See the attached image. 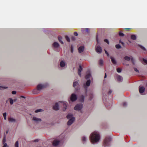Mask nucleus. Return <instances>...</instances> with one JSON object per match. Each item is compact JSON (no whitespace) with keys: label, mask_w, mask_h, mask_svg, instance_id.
I'll return each mask as SVG.
<instances>
[{"label":"nucleus","mask_w":147,"mask_h":147,"mask_svg":"<svg viewBox=\"0 0 147 147\" xmlns=\"http://www.w3.org/2000/svg\"><path fill=\"white\" fill-rule=\"evenodd\" d=\"M139 92L141 94H144L143 93L144 92L145 90V88L143 86H140L139 88Z\"/></svg>","instance_id":"10"},{"label":"nucleus","mask_w":147,"mask_h":147,"mask_svg":"<svg viewBox=\"0 0 147 147\" xmlns=\"http://www.w3.org/2000/svg\"><path fill=\"white\" fill-rule=\"evenodd\" d=\"M82 107V105L81 104H78L76 105L74 107V109L76 110H80Z\"/></svg>","instance_id":"8"},{"label":"nucleus","mask_w":147,"mask_h":147,"mask_svg":"<svg viewBox=\"0 0 147 147\" xmlns=\"http://www.w3.org/2000/svg\"><path fill=\"white\" fill-rule=\"evenodd\" d=\"M131 61L132 63L134 65L135 64V60L132 58V57H131Z\"/></svg>","instance_id":"38"},{"label":"nucleus","mask_w":147,"mask_h":147,"mask_svg":"<svg viewBox=\"0 0 147 147\" xmlns=\"http://www.w3.org/2000/svg\"><path fill=\"white\" fill-rule=\"evenodd\" d=\"M110 58L111 59L112 62L114 64H116L117 62L115 59L111 56Z\"/></svg>","instance_id":"20"},{"label":"nucleus","mask_w":147,"mask_h":147,"mask_svg":"<svg viewBox=\"0 0 147 147\" xmlns=\"http://www.w3.org/2000/svg\"><path fill=\"white\" fill-rule=\"evenodd\" d=\"M12 93L13 94H16V92L15 91H12Z\"/></svg>","instance_id":"52"},{"label":"nucleus","mask_w":147,"mask_h":147,"mask_svg":"<svg viewBox=\"0 0 147 147\" xmlns=\"http://www.w3.org/2000/svg\"><path fill=\"white\" fill-rule=\"evenodd\" d=\"M117 71L118 73L121 72V69L119 68H118L117 69Z\"/></svg>","instance_id":"40"},{"label":"nucleus","mask_w":147,"mask_h":147,"mask_svg":"<svg viewBox=\"0 0 147 147\" xmlns=\"http://www.w3.org/2000/svg\"><path fill=\"white\" fill-rule=\"evenodd\" d=\"M125 29H130V28H125Z\"/></svg>","instance_id":"64"},{"label":"nucleus","mask_w":147,"mask_h":147,"mask_svg":"<svg viewBox=\"0 0 147 147\" xmlns=\"http://www.w3.org/2000/svg\"><path fill=\"white\" fill-rule=\"evenodd\" d=\"M7 88V87L6 86H0V90H2L5 89H6Z\"/></svg>","instance_id":"30"},{"label":"nucleus","mask_w":147,"mask_h":147,"mask_svg":"<svg viewBox=\"0 0 147 147\" xmlns=\"http://www.w3.org/2000/svg\"><path fill=\"white\" fill-rule=\"evenodd\" d=\"M53 46L54 47H55V42H54L53 44Z\"/></svg>","instance_id":"58"},{"label":"nucleus","mask_w":147,"mask_h":147,"mask_svg":"<svg viewBox=\"0 0 147 147\" xmlns=\"http://www.w3.org/2000/svg\"><path fill=\"white\" fill-rule=\"evenodd\" d=\"M43 29L44 30V32H46V30H45V29H46V31H49V28H43Z\"/></svg>","instance_id":"54"},{"label":"nucleus","mask_w":147,"mask_h":147,"mask_svg":"<svg viewBox=\"0 0 147 147\" xmlns=\"http://www.w3.org/2000/svg\"><path fill=\"white\" fill-rule=\"evenodd\" d=\"M100 139L99 133L96 131L92 132L90 136V139L92 144H95L98 142Z\"/></svg>","instance_id":"1"},{"label":"nucleus","mask_w":147,"mask_h":147,"mask_svg":"<svg viewBox=\"0 0 147 147\" xmlns=\"http://www.w3.org/2000/svg\"><path fill=\"white\" fill-rule=\"evenodd\" d=\"M43 111V110L41 109H39L36 110L35 111V112L37 113L39 112H40Z\"/></svg>","instance_id":"31"},{"label":"nucleus","mask_w":147,"mask_h":147,"mask_svg":"<svg viewBox=\"0 0 147 147\" xmlns=\"http://www.w3.org/2000/svg\"><path fill=\"white\" fill-rule=\"evenodd\" d=\"M62 144L61 141L56 139V147L57 146H60Z\"/></svg>","instance_id":"15"},{"label":"nucleus","mask_w":147,"mask_h":147,"mask_svg":"<svg viewBox=\"0 0 147 147\" xmlns=\"http://www.w3.org/2000/svg\"><path fill=\"white\" fill-rule=\"evenodd\" d=\"M116 78L119 82H121L123 81V77L120 75H117L116 76Z\"/></svg>","instance_id":"13"},{"label":"nucleus","mask_w":147,"mask_h":147,"mask_svg":"<svg viewBox=\"0 0 147 147\" xmlns=\"http://www.w3.org/2000/svg\"><path fill=\"white\" fill-rule=\"evenodd\" d=\"M96 40H97V43L98 44H100V43H99V42L98 41V39L97 38H96Z\"/></svg>","instance_id":"59"},{"label":"nucleus","mask_w":147,"mask_h":147,"mask_svg":"<svg viewBox=\"0 0 147 147\" xmlns=\"http://www.w3.org/2000/svg\"><path fill=\"white\" fill-rule=\"evenodd\" d=\"M59 44L57 42H56V48H59Z\"/></svg>","instance_id":"41"},{"label":"nucleus","mask_w":147,"mask_h":147,"mask_svg":"<svg viewBox=\"0 0 147 147\" xmlns=\"http://www.w3.org/2000/svg\"><path fill=\"white\" fill-rule=\"evenodd\" d=\"M65 39H66V40H67V41L69 42H70V38H69L68 37V36H66L65 37Z\"/></svg>","instance_id":"32"},{"label":"nucleus","mask_w":147,"mask_h":147,"mask_svg":"<svg viewBox=\"0 0 147 147\" xmlns=\"http://www.w3.org/2000/svg\"><path fill=\"white\" fill-rule=\"evenodd\" d=\"M96 52L98 53H100L102 52V49L101 47L100 46H97L96 48Z\"/></svg>","instance_id":"12"},{"label":"nucleus","mask_w":147,"mask_h":147,"mask_svg":"<svg viewBox=\"0 0 147 147\" xmlns=\"http://www.w3.org/2000/svg\"><path fill=\"white\" fill-rule=\"evenodd\" d=\"M77 99V96L74 93L71 94L70 98V100H69V102H70V101L72 102L76 101Z\"/></svg>","instance_id":"5"},{"label":"nucleus","mask_w":147,"mask_h":147,"mask_svg":"<svg viewBox=\"0 0 147 147\" xmlns=\"http://www.w3.org/2000/svg\"><path fill=\"white\" fill-rule=\"evenodd\" d=\"M32 121L36 123H38L42 121V119L40 118H38L35 116L32 117Z\"/></svg>","instance_id":"4"},{"label":"nucleus","mask_w":147,"mask_h":147,"mask_svg":"<svg viewBox=\"0 0 147 147\" xmlns=\"http://www.w3.org/2000/svg\"><path fill=\"white\" fill-rule=\"evenodd\" d=\"M134 70H135V71H136L137 72H139V70L136 68H134Z\"/></svg>","instance_id":"46"},{"label":"nucleus","mask_w":147,"mask_h":147,"mask_svg":"<svg viewBox=\"0 0 147 147\" xmlns=\"http://www.w3.org/2000/svg\"><path fill=\"white\" fill-rule=\"evenodd\" d=\"M61 102H59V103L56 102V111L58 110L59 109V103Z\"/></svg>","instance_id":"21"},{"label":"nucleus","mask_w":147,"mask_h":147,"mask_svg":"<svg viewBox=\"0 0 147 147\" xmlns=\"http://www.w3.org/2000/svg\"><path fill=\"white\" fill-rule=\"evenodd\" d=\"M84 49V46H80L78 49V51L79 53H81L83 52Z\"/></svg>","instance_id":"19"},{"label":"nucleus","mask_w":147,"mask_h":147,"mask_svg":"<svg viewBox=\"0 0 147 147\" xmlns=\"http://www.w3.org/2000/svg\"><path fill=\"white\" fill-rule=\"evenodd\" d=\"M5 142H6L5 136H4V138L3 139V144H4L5 143Z\"/></svg>","instance_id":"37"},{"label":"nucleus","mask_w":147,"mask_h":147,"mask_svg":"<svg viewBox=\"0 0 147 147\" xmlns=\"http://www.w3.org/2000/svg\"><path fill=\"white\" fill-rule=\"evenodd\" d=\"M91 76L90 74V73H87L86 76L85 78L87 80H90L91 78Z\"/></svg>","instance_id":"17"},{"label":"nucleus","mask_w":147,"mask_h":147,"mask_svg":"<svg viewBox=\"0 0 147 147\" xmlns=\"http://www.w3.org/2000/svg\"><path fill=\"white\" fill-rule=\"evenodd\" d=\"M60 67L62 68L63 69L65 68L67 66L65 62L63 60L61 61L60 63Z\"/></svg>","instance_id":"7"},{"label":"nucleus","mask_w":147,"mask_h":147,"mask_svg":"<svg viewBox=\"0 0 147 147\" xmlns=\"http://www.w3.org/2000/svg\"><path fill=\"white\" fill-rule=\"evenodd\" d=\"M71 52L72 53H73V47L72 46H71Z\"/></svg>","instance_id":"48"},{"label":"nucleus","mask_w":147,"mask_h":147,"mask_svg":"<svg viewBox=\"0 0 147 147\" xmlns=\"http://www.w3.org/2000/svg\"><path fill=\"white\" fill-rule=\"evenodd\" d=\"M80 101L82 102H83L84 100V95H82L80 98Z\"/></svg>","instance_id":"25"},{"label":"nucleus","mask_w":147,"mask_h":147,"mask_svg":"<svg viewBox=\"0 0 147 147\" xmlns=\"http://www.w3.org/2000/svg\"><path fill=\"white\" fill-rule=\"evenodd\" d=\"M53 146H55V140H53Z\"/></svg>","instance_id":"47"},{"label":"nucleus","mask_w":147,"mask_h":147,"mask_svg":"<svg viewBox=\"0 0 147 147\" xmlns=\"http://www.w3.org/2000/svg\"><path fill=\"white\" fill-rule=\"evenodd\" d=\"M104 41L105 42L107 43L108 44H109V42L107 39H105Z\"/></svg>","instance_id":"42"},{"label":"nucleus","mask_w":147,"mask_h":147,"mask_svg":"<svg viewBox=\"0 0 147 147\" xmlns=\"http://www.w3.org/2000/svg\"><path fill=\"white\" fill-rule=\"evenodd\" d=\"M48 86V83L47 82L43 84H38L37 86V90L38 91L41 90H42L47 87Z\"/></svg>","instance_id":"2"},{"label":"nucleus","mask_w":147,"mask_h":147,"mask_svg":"<svg viewBox=\"0 0 147 147\" xmlns=\"http://www.w3.org/2000/svg\"><path fill=\"white\" fill-rule=\"evenodd\" d=\"M8 121L9 122L11 123H15L16 121L15 119L11 117L9 118Z\"/></svg>","instance_id":"14"},{"label":"nucleus","mask_w":147,"mask_h":147,"mask_svg":"<svg viewBox=\"0 0 147 147\" xmlns=\"http://www.w3.org/2000/svg\"><path fill=\"white\" fill-rule=\"evenodd\" d=\"M124 58L125 60L127 61H129L131 59V58L130 57L127 56H125L124 57Z\"/></svg>","instance_id":"27"},{"label":"nucleus","mask_w":147,"mask_h":147,"mask_svg":"<svg viewBox=\"0 0 147 147\" xmlns=\"http://www.w3.org/2000/svg\"><path fill=\"white\" fill-rule=\"evenodd\" d=\"M53 109L54 110H55V106H54L53 107Z\"/></svg>","instance_id":"61"},{"label":"nucleus","mask_w":147,"mask_h":147,"mask_svg":"<svg viewBox=\"0 0 147 147\" xmlns=\"http://www.w3.org/2000/svg\"><path fill=\"white\" fill-rule=\"evenodd\" d=\"M4 119L5 120H6L7 119L6 118V116H7V113L6 112L4 113L3 114Z\"/></svg>","instance_id":"29"},{"label":"nucleus","mask_w":147,"mask_h":147,"mask_svg":"<svg viewBox=\"0 0 147 147\" xmlns=\"http://www.w3.org/2000/svg\"><path fill=\"white\" fill-rule=\"evenodd\" d=\"M3 144V147H7V144L6 143H5L4 144Z\"/></svg>","instance_id":"49"},{"label":"nucleus","mask_w":147,"mask_h":147,"mask_svg":"<svg viewBox=\"0 0 147 147\" xmlns=\"http://www.w3.org/2000/svg\"><path fill=\"white\" fill-rule=\"evenodd\" d=\"M105 53L107 55V56H109V53H108L107 52V51L106 50H105Z\"/></svg>","instance_id":"50"},{"label":"nucleus","mask_w":147,"mask_h":147,"mask_svg":"<svg viewBox=\"0 0 147 147\" xmlns=\"http://www.w3.org/2000/svg\"><path fill=\"white\" fill-rule=\"evenodd\" d=\"M143 61L146 64H147V60L144 59H143Z\"/></svg>","instance_id":"44"},{"label":"nucleus","mask_w":147,"mask_h":147,"mask_svg":"<svg viewBox=\"0 0 147 147\" xmlns=\"http://www.w3.org/2000/svg\"><path fill=\"white\" fill-rule=\"evenodd\" d=\"M21 97L23 98H25V97H24V96H21Z\"/></svg>","instance_id":"62"},{"label":"nucleus","mask_w":147,"mask_h":147,"mask_svg":"<svg viewBox=\"0 0 147 147\" xmlns=\"http://www.w3.org/2000/svg\"><path fill=\"white\" fill-rule=\"evenodd\" d=\"M86 31V32L88 33H89V31L90 30V29L88 28H84Z\"/></svg>","instance_id":"35"},{"label":"nucleus","mask_w":147,"mask_h":147,"mask_svg":"<svg viewBox=\"0 0 147 147\" xmlns=\"http://www.w3.org/2000/svg\"><path fill=\"white\" fill-rule=\"evenodd\" d=\"M38 141V139H36L34 140V142H37Z\"/></svg>","instance_id":"56"},{"label":"nucleus","mask_w":147,"mask_h":147,"mask_svg":"<svg viewBox=\"0 0 147 147\" xmlns=\"http://www.w3.org/2000/svg\"><path fill=\"white\" fill-rule=\"evenodd\" d=\"M9 102L11 105H13V100L11 98H9Z\"/></svg>","instance_id":"33"},{"label":"nucleus","mask_w":147,"mask_h":147,"mask_svg":"<svg viewBox=\"0 0 147 147\" xmlns=\"http://www.w3.org/2000/svg\"><path fill=\"white\" fill-rule=\"evenodd\" d=\"M93 95H92V94H90V98L89 99H90V100H92V98H93Z\"/></svg>","instance_id":"43"},{"label":"nucleus","mask_w":147,"mask_h":147,"mask_svg":"<svg viewBox=\"0 0 147 147\" xmlns=\"http://www.w3.org/2000/svg\"><path fill=\"white\" fill-rule=\"evenodd\" d=\"M123 105L124 107H125L127 105V103L125 102H124L123 103Z\"/></svg>","instance_id":"53"},{"label":"nucleus","mask_w":147,"mask_h":147,"mask_svg":"<svg viewBox=\"0 0 147 147\" xmlns=\"http://www.w3.org/2000/svg\"><path fill=\"white\" fill-rule=\"evenodd\" d=\"M79 86V84L78 82L76 81L74 82L73 84V86L74 87L76 90H78L80 89L79 87H76V86Z\"/></svg>","instance_id":"11"},{"label":"nucleus","mask_w":147,"mask_h":147,"mask_svg":"<svg viewBox=\"0 0 147 147\" xmlns=\"http://www.w3.org/2000/svg\"><path fill=\"white\" fill-rule=\"evenodd\" d=\"M99 64L100 66H102L103 64V61L102 59H100L99 61Z\"/></svg>","instance_id":"24"},{"label":"nucleus","mask_w":147,"mask_h":147,"mask_svg":"<svg viewBox=\"0 0 147 147\" xmlns=\"http://www.w3.org/2000/svg\"><path fill=\"white\" fill-rule=\"evenodd\" d=\"M119 42L121 43L123 45H124V43L123 42H122L121 40H119Z\"/></svg>","instance_id":"55"},{"label":"nucleus","mask_w":147,"mask_h":147,"mask_svg":"<svg viewBox=\"0 0 147 147\" xmlns=\"http://www.w3.org/2000/svg\"><path fill=\"white\" fill-rule=\"evenodd\" d=\"M90 80H87L86 83H85L84 84V88L86 89V92H87V87L90 86Z\"/></svg>","instance_id":"6"},{"label":"nucleus","mask_w":147,"mask_h":147,"mask_svg":"<svg viewBox=\"0 0 147 147\" xmlns=\"http://www.w3.org/2000/svg\"><path fill=\"white\" fill-rule=\"evenodd\" d=\"M15 147H19V143L18 141H17L15 144Z\"/></svg>","instance_id":"34"},{"label":"nucleus","mask_w":147,"mask_h":147,"mask_svg":"<svg viewBox=\"0 0 147 147\" xmlns=\"http://www.w3.org/2000/svg\"><path fill=\"white\" fill-rule=\"evenodd\" d=\"M107 77V75L105 73V78Z\"/></svg>","instance_id":"63"},{"label":"nucleus","mask_w":147,"mask_h":147,"mask_svg":"<svg viewBox=\"0 0 147 147\" xmlns=\"http://www.w3.org/2000/svg\"><path fill=\"white\" fill-rule=\"evenodd\" d=\"M67 103L66 102H63V111H64L66 110L67 108Z\"/></svg>","instance_id":"16"},{"label":"nucleus","mask_w":147,"mask_h":147,"mask_svg":"<svg viewBox=\"0 0 147 147\" xmlns=\"http://www.w3.org/2000/svg\"><path fill=\"white\" fill-rule=\"evenodd\" d=\"M140 47L142 49H143L144 50H145V48L144 47L141 46H140Z\"/></svg>","instance_id":"45"},{"label":"nucleus","mask_w":147,"mask_h":147,"mask_svg":"<svg viewBox=\"0 0 147 147\" xmlns=\"http://www.w3.org/2000/svg\"><path fill=\"white\" fill-rule=\"evenodd\" d=\"M71 39L73 40H75V38L74 37V36H72L71 38Z\"/></svg>","instance_id":"57"},{"label":"nucleus","mask_w":147,"mask_h":147,"mask_svg":"<svg viewBox=\"0 0 147 147\" xmlns=\"http://www.w3.org/2000/svg\"><path fill=\"white\" fill-rule=\"evenodd\" d=\"M87 140V138L85 136H83L82 138V141L84 142H85Z\"/></svg>","instance_id":"28"},{"label":"nucleus","mask_w":147,"mask_h":147,"mask_svg":"<svg viewBox=\"0 0 147 147\" xmlns=\"http://www.w3.org/2000/svg\"><path fill=\"white\" fill-rule=\"evenodd\" d=\"M58 40L59 41V42L61 43L62 44H63V42L62 41V37L61 36H58Z\"/></svg>","instance_id":"22"},{"label":"nucleus","mask_w":147,"mask_h":147,"mask_svg":"<svg viewBox=\"0 0 147 147\" xmlns=\"http://www.w3.org/2000/svg\"><path fill=\"white\" fill-rule=\"evenodd\" d=\"M75 120V118L74 117L71 118L68 121L67 123V125H71L74 122Z\"/></svg>","instance_id":"9"},{"label":"nucleus","mask_w":147,"mask_h":147,"mask_svg":"<svg viewBox=\"0 0 147 147\" xmlns=\"http://www.w3.org/2000/svg\"><path fill=\"white\" fill-rule=\"evenodd\" d=\"M119 36H124V34H123V33L121 32H120L119 33Z\"/></svg>","instance_id":"39"},{"label":"nucleus","mask_w":147,"mask_h":147,"mask_svg":"<svg viewBox=\"0 0 147 147\" xmlns=\"http://www.w3.org/2000/svg\"><path fill=\"white\" fill-rule=\"evenodd\" d=\"M74 35L75 36H77L78 35V34L77 32H74Z\"/></svg>","instance_id":"51"},{"label":"nucleus","mask_w":147,"mask_h":147,"mask_svg":"<svg viewBox=\"0 0 147 147\" xmlns=\"http://www.w3.org/2000/svg\"><path fill=\"white\" fill-rule=\"evenodd\" d=\"M112 92V91L110 90L108 92L109 94H111Z\"/></svg>","instance_id":"60"},{"label":"nucleus","mask_w":147,"mask_h":147,"mask_svg":"<svg viewBox=\"0 0 147 147\" xmlns=\"http://www.w3.org/2000/svg\"><path fill=\"white\" fill-rule=\"evenodd\" d=\"M111 140V138L109 137H107L105 139L103 146L104 147L109 146L110 145V142Z\"/></svg>","instance_id":"3"},{"label":"nucleus","mask_w":147,"mask_h":147,"mask_svg":"<svg viewBox=\"0 0 147 147\" xmlns=\"http://www.w3.org/2000/svg\"><path fill=\"white\" fill-rule=\"evenodd\" d=\"M131 38L133 40H136V36L135 35L132 34L131 36Z\"/></svg>","instance_id":"23"},{"label":"nucleus","mask_w":147,"mask_h":147,"mask_svg":"<svg viewBox=\"0 0 147 147\" xmlns=\"http://www.w3.org/2000/svg\"><path fill=\"white\" fill-rule=\"evenodd\" d=\"M82 66L81 65H79V67L78 69V74L81 76V72L82 71Z\"/></svg>","instance_id":"18"},{"label":"nucleus","mask_w":147,"mask_h":147,"mask_svg":"<svg viewBox=\"0 0 147 147\" xmlns=\"http://www.w3.org/2000/svg\"><path fill=\"white\" fill-rule=\"evenodd\" d=\"M74 117H73V115H72L71 114H68L67 116V118L68 119H71V118Z\"/></svg>","instance_id":"26"},{"label":"nucleus","mask_w":147,"mask_h":147,"mask_svg":"<svg viewBox=\"0 0 147 147\" xmlns=\"http://www.w3.org/2000/svg\"><path fill=\"white\" fill-rule=\"evenodd\" d=\"M118 49H120L121 48V46L119 44H117L115 46Z\"/></svg>","instance_id":"36"}]
</instances>
